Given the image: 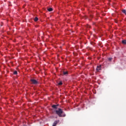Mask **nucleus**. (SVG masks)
<instances>
[{"mask_svg": "<svg viewBox=\"0 0 126 126\" xmlns=\"http://www.w3.org/2000/svg\"><path fill=\"white\" fill-rule=\"evenodd\" d=\"M59 123H60V120L55 121L53 124V126H57Z\"/></svg>", "mask_w": 126, "mask_h": 126, "instance_id": "3", "label": "nucleus"}, {"mask_svg": "<svg viewBox=\"0 0 126 126\" xmlns=\"http://www.w3.org/2000/svg\"><path fill=\"white\" fill-rule=\"evenodd\" d=\"M63 75H67V74H68V72L67 71H63Z\"/></svg>", "mask_w": 126, "mask_h": 126, "instance_id": "6", "label": "nucleus"}, {"mask_svg": "<svg viewBox=\"0 0 126 126\" xmlns=\"http://www.w3.org/2000/svg\"><path fill=\"white\" fill-rule=\"evenodd\" d=\"M122 44H124V45H126V40H123L122 41Z\"/></svg>", "mask_w": 126, "mask_h": 126, "instance_id": "7", "label": "nucleus"}, {"mask_svg": "<svg viewBox=\"0 0 126 126\" xmlns=\"http://www.w3.org/2000/svg\"><path fill=\"white\" fill-rule=\"evenodd\" d=\"M14 74H15V75H16V74H17V71H14Z\"/></svg>", "mask_w": 126, "mask_h": 126, "instance_id": "13", "label": "nucleus"}, {"mask_svg": "<svg viewBox=\"0 0 126 126\" xmlns=\"http://www.w3.org/2000/svg\"><path fill=\"white\" fill-rule=\"evenodd\" d=\"M56 113L60 117H65V114L62 115L63 113V110L61 108H59L58 110H56Z\"/></svg>", "mask_w": 126, "mask_h": 126, "instance_id": "1", "label": "nucleus"}, {"mask_svg": "<svg viewBox=\"0 0 126 126\" xmlns=\"http://www.w3.org/2000/svg\"><path fill=\"white\" fill-rule=\"evenodd\" d=\"M47 10H48L49 11H53V9H52V8H48V9H47Z\"/></svg>", "mask_w": 126, "mask_h": 126, "instance_id": "8", "label": "nucleus"}, {"mask_svg": "<svg viewBox=\"0 0 126 126\" xmlns=\"http://www.w3.org/2000/svg\"><path fill=\"white\" fill-rule=\"evenodd\" d=\"M87 27H88V28H90V26L88 25V26H87Z\"/></svg>", "mask_w": 126, "mask_h": 126, "instance_id": "14", "label": "nucleus"}, {"mask_svg": "<svg viewBox=\"0 0 126 126\" xmlns=\"http://www.w3.org/2000/svg\"><path fill=\"white\" fill-rule=\"evenodd\" d=\"M125 14H126V13H125Z\"/></svg>", "mask_w": 126, "mask_h": 126, "instance_id": "15", "label": "nucleus"}, {"mask_svg": "<svg viewBox=\"0 0 126 126\" xmlns=\"http://www.w3.org/2000/svg\"><path fill=\"white\" fill-rule=\"evenodd\" d=\"M31 82L32 84H33L34 85L38 84V81H37V80H36L34 79H31Z\"/></svg>", "mask_w": 126, "mask_h": 126, "instance_id": "2", "label": "nucleus"}, {"mask_svg": "<svg viewBox=\"0 0 126 126\" xmlns=\"http://www.w3.org/2000/svg\"><path fill=\"white\" fill-rule=\"evenodd\" d=\"M37 20H38V17H35V18L34 19V21L35 22H37Z\"/></svg>", "mask_w": 126, "mask_h": 126, "instance_id": "9", "label": "nucleus"}, {"mask_svg": "<svg viewBox=\"0 0 126 126\" xmlns=\"http://www.w3.org/2000/svg\"><path fill=\"white\" fill-rule=\"evenodd\" d=\"M58 85H63V82H60L58 83Z\"/></svg>", "mask_w": 126, "mask_h": 126, "instance_id": "10", "label": "nucleus"}, {"mask_svg": "<svg viewBox=\"0 0 126 126\" xmlns=\"http://www.w3.org/2000/svg\"><path fill=\"white\" fill-rule=\"evenodd\" d=\"M101 65H99L97 66L96 68V71H99V70H101Z\"/></svg>", "mask_w": 126, "mask_h": 126, "instance_id": "4", "label": "nucleus"}, {"mask_svg": "<svg viewBox=\"0 0 126 126\" xmlns=\"http://www.w3.org/2000/svg\"><path fill=\"white\" fill-rule=\"evenodd\" d=\"M112 60H113V58H108V61H109V62H111V61H112Z\"/></svg>", "mask_w": 126, "mask_h": 126, "instance_id": "12", "label": "nucleus"}, {"mask_svg": "<svg viewBox=\"0 0 126 126\" xmlns=\"http://www.w3.org/2000/svg\"><path fill=\"white\" fill-rule=\"evenodd\" d=\"M58 106H59V105H53L52 108H53V109H58Z\"/></svg>", "mask_w": 126, "mask_h": 126, "instance_id": "5", "label": "nucleus"}, {"mask_svg": "<svg viewBox=\"0 0 126 126\" xmlns=\"http://www.w3.org/2000/svg\"><path fill=\"white\" fill-rule=\"evenodd\" d=\"M122 12L125 14L126 12V10L124 9V10H122Z\"/></svg>", "mask_w": 126, "mask_h": 126, "instance_id": "11", "label": "nucleus"}]
</instances>
